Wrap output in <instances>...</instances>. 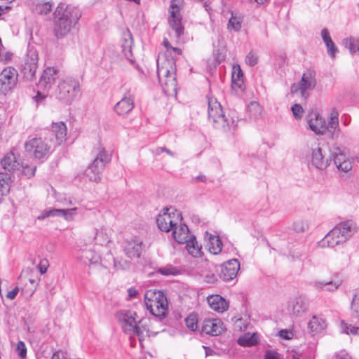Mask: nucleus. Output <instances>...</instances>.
<instances>
[{"label":"nucleus","instance_id":"f257e3e1","mask_svg":"<svg viewBox=\"0 0 359 359\" xmlns=\"http://www.w3.org/2000/svg\"><path fill=\"white\" fill-rule=\"evenodd\" d=\"M54 31L57 38H63L74 29L82 13L79 7L60 3L54 13Z\"/></svg>","mask_w":359,"mask_h":359},{"label":"nucleus","instance_id":"f03ea898","mask_svg":"<svg viewBox=\"0 0 359 359\" xmlns=\"http://www.w3.org/2000/svg\"><path fill=\"white\" fill-rule=\"evenodd\" d=\"M157 75L159 83L165 94L168 96L177 94L175 61L172 57L158 56L157 60Z\"/></svg>","mask_w":359,"mask_h":359},{"label":"nucleus","instance_id":"7ed1b4c3","mask_svg":"<svg viewBox=\"0 0 359 359\" xmlns=\"http://www.w3.org/2000/svg\"><path fill=\"white\" fill-rule=\"evenodd\" d=\"M355 231L356 226L352 220L340 222L319 242V245L323 248H334L345 243Z\"/></svg>","mask_w":359,"mask_h":359},{"label":"nucleus","instance_id":"20e7f679","mask_svg":"<svg viewBox=\"0 0 359 359\" xmlns=\"http://www.w3.org/2000/svg\"><path fill=\"white\" fill-rule=\"evenodd\" d=\"M208 118L214 126L224 132L234 131L237 128V120L233 117L229 120L224 114L222 106L217 100L213 97L208 98Z\"/></svg>","mask_w":359,"mask_h":359},{"label":"nucleus","instance_id":"39448f33","mask_svg":"<svg viewBox=\"0 0 359 359\" xmlns=\"http://www.w3.org/2000/svg\"><path fill=\"white\" fill-rule=\"evenodd\" d=\"M147 309L156 317L163 318L168 311V302L165 293L160 290H149L144 294Z\"/></svg>","mask_w":359,"mask_h":359},{"label":"nucleus","instance_id":"423d86ee","mask_svg":"<svg viewBox=\"0 0 359 359\" xmlns=\"http://www.w3.org/2000/svg\"><path fill=\"white\" fill-rule=\"evenodd\" d=\"M79 93V81L71 76H65L59 81L55 90V96L60 102L71 104Z\"/></svg>","mask_w":359,"mask_h":359},{"label":"nucleus","instance_id":"0eeeda50","mask_svg":"<svg viewBox=\"0 0 359 359\" xmlns=\"http://www.w3.org/2000/svg\"><path fill=\"white\" fill-rule=\"evenodd\" d=\"M110 161V157L105 149L99 147L96 150V156L93 163L85 171V175L90 181L99 182L100 174L104 170L106 165Z\"/></svg>","mask_w":359,"mask_h":359},{"label":"nucleus","instance_id":"6e6552de","mask_svg":"<svg viewBox=\"0 0 359 359\" xmlns=\"http://www.w3.org/2000/svg\"><path fill=\"white\" fill-rule=\"evenodd\" d=\"M182 221L181 212L173 208H165L158 214L156 224L160 230L170 232L175 226Z\"/></svg>","mask_w":359,"mask_h":359},{"label":"nucleus","instance_id":"1a4fd4ad","mask_svg":"<svg viewBox=\"0 0 359 359\" xmlns=\"http://www.w3.org/2000/svg\"><path fill=\"white\" fill-rule=\"evenodd\" d=\"M53 144L46 137H34L25 142V149L29 155L41 159L50 154Z\"/></svg>","mask_w":359,"mask_h":359},{"label":"nucleus","instance_id":"9d476101","mask_svg":"<svg viewBox=\"0 0 359 359\" xmlns=\"http://www.w3.org/2000/svg\"><path fill=\"white\" fill-rule=\"evenodd\" d=\"M121 319L123 323V330L125 332H133L137 334L139 337L140 341H142L144 337V332L147 333L149 332L143 325V320L139 321V324H137L135 312L132 311H124L121 313Z\"/></svg>","mask_w":359,"mask_h":359},{"label":"nucleus","instance_id":"9b49d317","mask_svg":"<svg viewBox=\"0 0 359 359\" xmlns=\"http://www.w3.org/2000/svg\"><path fill=\"white\" fill-rule=\"evenodd\" d=\"M316 85V73L313 71L307 70L303 74L299 82L292 85L290 91L293 94L299 93L306 100L309 95V92L314 89Z\"/></svg>","mask_w":359,"mask_h":359},{"label":"nucleus","instance_id":"f8f14e48","mask_svg":"<svg viewBox=\"0 0 359 359\" xmlns=\"http://www.w3.org/2000/svg\"><path fill=\"white\" fill-rule=\"evenodd\" d=\"M18 73L13 67H8L0 73V93L6 95L15 88L18 83Z\"/></svg>","mask_w":359,"mask_h":359},{"label":"nucleus","instance_id":"ddd939ff","mask_svg":"<svg viewBox=\"0 0 359 359\" xmlns=\"http://www.w3.org/2000/svg\"><path fill=\"white\" fill-rule=\"evenodd\" d=\"M182 1L172 0L169 8L168 22L170 27L175 32V36L177 38L180 36L184 29L181 24L180 6Z\"/></svg>","mask_w":359,"mask_h":359},{"label":"nucleus","instance_id":"4468645a","mask_svg":"<svg viewBox=\"0 0 359 359\" xmlns=\"http://www.w3.org/2000/svg\"><path fill=\"white\" fill-rule=\"evenodd\" d=\"M77 259L80 262L88 266L101 264L107 267L102 263L101 257L97 252L95 246L92 245H86L81 247L77 252Z\"/></svg>","mask_w":359,"mask_h":359},{"label":"nucleus","instance_id":"2eb2a0df","mask_svg":"<svg viewBox=\"0 0 359 359\" xmlns=\"http://www.w3.org/2000/svg\"><path fill=\"white\" fill-rule=\"evenodd\" d=\"M38 53L35 50L29 49L24 59L22 65V70L25 76L32 79L36 73L38 67Z\"/></svg>","mask_w":359,"mask_h":359},{"label":"nucleus","instance_id":"dca6fc26","mask_svg":"<svg viewBox=\"0 0 359 359\" xmlns=\"http://www.w3.org/2000/svg\"><path fill=\"white\" fill-rule=\"evenodd\" d=\"M325 134L327 133L332 140L338 138L341 130L339 123V112L332 108L329 114L327 123H325Z\"/></svg>","mask_w":359,"mask_h":359},{"label":"nucleus","instance_id":"f3484780","mask_svg":"<svg viewBox=\"0 0 359 359\" xmlns=\"http://www.w3.org/2000/svg\"><path fill=\"white\" fill-rule=\"evenodd\" d=\"M334 163L339 171L348 172L352 170L353 160L347 156L340 149L333 152Z\"/></svg>","mask_w":359,"mask_h":359},{"label":"nucleus","instance_id":"a211bd4d","mask_svg":"<svg viewBox=\"0 0 359 359\" xmlns=\"http://www.w3.org/2000/svg\"><path fill=\"white\" fill-rule=\"evenodd\" d=\"M240 269V263L236 259H230L221 266L220 277L225 281H229L236 277Z\"/></svg>","mask_w":359,"mask_h":359},{"label":"nucleus","instance_id":"6ab92c4d","mask_svg":"<svg viewBox=\"0 0 359 359\" xmlns=\"http://www.w3.org/2000/svg\"><path fill=\"white\" fill-rule=\"evenodd\" d=\"M224 331L223 323L217 318L205 319L202 324V332L210 335L218 336Z\"/></svg>","mask_w":359,"mask_h":359},{"label":"nucleus","instance_id":"aec40b11","mask_svg":"<svg viewBox=\"0 0 359 359\" xmlns=\"http://www.w3.org/2000/svg\"><path fill=\"white\" fill-rule=\"evenodd\" d=\"M124 252L130 258H138L140 257L143 250L142 241L139 238H133L126 241Z\"/></svg>","mask_w":359,"mask_h":359},{"label":"nucleus","instance_id":"412c9836","mask_svg":"<svg viewBox=\"0 0 359 359\" xmlns=\"http://www.w3.org/2000/svg\"><path fill=\"white\" fill-rule=\"evenodd\" d=\"M27 4L33 13L40 15H46L53 8L52 0H28Z\"/></svg>","mask_w":359,"mask_h":359},{"label":"nucleus","instance_id":"4be33fe9","mask_svg":"<svg viewBox=\"0 0 359 359\" xmlns=\"http://www.w3.org/2000/svg\"><path fill=\"white\" fill-rule=\"evenodd\" d=\"M58 69L55 67H47L43 72L39 81V87L45 90H49L55 79L58 78Z\"/></svg>","mask_w":359,"mask_h":359},{"label":"nucleus","instance_id":"5701e85b","mask_svg":"<svg viewBox=\"0 0 359 359\" xmlns=\"http://www.w3.org/2000/svg\"><path fill=\"white\" fill-rule=\"evenodd\" d=\"M308 308L307 300L302 296L292 299L288 304L289 313L296 317L302 316Z\"/></svg>","mask_w":359,"mask_h":359},{"label":"nucleus","instance_id":"b1692460","mask_svg":"<svg viewBox=\"0 0 359 359\" xmlns=\"http://www.w3.org/2000/svg\"><path fill=\"white\" fill-rule=\"evenodd\" d=\"M67 133V126L63 122L54 123L52 125V135L55 136L54 141L51 137L48 139L49 142L55 147L65 142Z\"/></svg>","mask_w":359,"mask_h":359},{"label":"nucleus","instance_id":"393cba45","mask_svg":"<svg viewBox=\"0 0 359 359\" xmlns=\"http://www.w3.org/2000/svg\"><path fill=\"white\" fill-rule=\"evenodd\" d=\"M325 121L317 112H311L309 115L308 123L309 128L316 135L325 134Z\"/></svg>","mask_w":359,"mask_h":359},{"label":"nucleus","instance_id":"a878e982","mask_svg":"<svg viewBox=\"0 0 359 359\" xmlns=\"http://www.w3.org/2000/svg\"><path fill=\"white\" fill-rule=\"evenodd\" d=\"M311 163L317 169L325 170L330 165V159L326 158L323 154V149L317 147L312 149Z\"/></svg>","mask_w":359,"mask_h":359},{"label":"nucleus","instance_id":"bb28decb","mask_svg":"<svg viewBox=\"0 0 359 359\" xmlns=\"http://www.w3.org/2000/svg\"><path fill=\"white\" fill-rule=\"evenodd\" d=\"M133 44L131 34L127 31L123 33L121 39V48L124 57L132 64H135V59L133 56L132 47Z\"/></svg>","mask_w":359,"mask_h":359},{"label":"nucleus","instance_id":"cd10ccee","mask_svg":"<svg viewBox=\"0 0 359 359\" xmlns=\"http://www.w3.org/2000/svg\"><path fill=\"white\" fill-rule=\"evenodd\" d=\"M171 231H172V236L174 239L179 243H185L190 237L193 236L192 235H190L187 226L182 224V222L175 226Z\"/></svg>","mask_w":359,"mask_h":359},{"label":"nucleus","instance_id":"c85d7f7f","mask_svg":"<svg viewBox=\"0 0 359 359\" xmlns=\"http://www.w3.org/2000/svg\"><path fill=\"white\" fill-rule=\"evenodd\" d=\"M134 107L133 99L130 94H126L123 97L116 103L114 110L118 115H125L128 114Z\"/></svg>","mask_w":359,"mask_h":359},{"label":"nucleus","instance_id":"c756f323","mask_svg":"<svg viewBox=\"0 0 359 359\" xmlns=\"http://www.w3.org/2000/svg\"><path fill=\"white\" fill-rule=\"evenodd\" d=\"M207 300L210 308L219 313H223L229 307L226 299L217 294L209 296Z\"/></svg>","mask_w":359,"mask_h":359},{"label":"nucleus","instance_id":"7c9ffc66","mask_svg":"<svg viewBox=\"0 0 359 359\" xmlns=\"http://www.w3.org/2000/svg\"><path fill=\"white\" fill-rule=\"evenodd\" d=\"M341 284V280H316L312 283L313 286L318 290H326L334 292L337 290Z\"/></svg>","mask_w":359,"mask_h":359},{"label":"nucleus","instance_id":"2f4dec72","mask_svg":"<svg viewBox=\"0 0 359 359\" xmlns=\"http://www.w3.org/2000/svg\"><path fill=\"white\" fill-rule=\"evenodd\" d=\"M326 327V321L321 317L317 316H313L308 323V329L313 334L322 332Z\"/></svg>","mask_w":359,"mask_h":359},{"label":"nucleus","instance_id":"473e14b6","mask_svg":"<svg viewBox=\"0 0 359 359\" xmlns=\"http://www.w3.org/2000/svg\"><path fill=\"white\" fill-rule=\"evenodd\" d=\"M1 163L4 170L10 172L17 170L20 165L17 156L13 151L7 153L1 159Z\"/></svg>","mask_w":359,"mask_h":359},{"label":"nucleus","instance_id":"72a5a7b5","mask_svg":"<svg viewBox=\"0 0 359 359\" xmlns=\"http://www.w3.org/2000/svg\"><path fill=\"white\" fill-rule=\"evenodd\" d=\"M186 248L188 253L193 257H201L203 255L201 247L198 245L196 237L194 236L185 242Z\"/></svg>","mask_w":359,"mask_h":359},{"label":"nucleus","instance_id":"f704fd0d","mask_svg":"<svg viewBox=\"0 0 359 359\" xmlns=\"http://www.w3.org/2000/svg\"><path fill=\"white\" fill-rule=\"evenodd\" d=\"M243 15L239 13L232 12L231 18L227 24V28L229 31L238 32L242 27Z\"/></svg>","mask_w":359,"mask_h":359},{"label":"nucleus","instance_id":"c9c22d12","mask_svg":"<svg viewBox=\"0 0 359 359\" xmlns=\"http://www.w3.org/2000/svg\"><path fill=\"white\" fill-rule=\"evenodd\" d=\"M343 46L348 49L351 55H359V38L348 37L343 40Z\"/></svg>","mask_w":359,"mask_h":359},{"label":"nucleus","instance_id":"e433bc0d","mask_svg":"<svg viewBox=\"0 0 359 359\" xmlns=\"http://www.w3.org/2000/svg\"><path fill=\"white\" fill-rule=\"evenodd\" d=\"M243 74L241 67L238 65H234L233 66L232 71V86L233 88H241L243 84Z\"/></svg>","mask_w":359,"mask_h":359},{"label":"nucleus","instance_id":"4c0bfd02","mask_svg":"<svg viewBox=\"0 0 359 359\" xmlns=\"http://www.w3.org/2000/svg\"><path fill=\"white\" fill-rule=\"evenodd\" d=\"M209 241V251L214 254H219L222 249V243L218 236H213L207 233Z\"/></svg>","mask_w":359,"mask_h":359},{"label":"nucleus","instance_id":"58836bf2","mask_svg":"<svg viewBox=\"0 0 359 359\" xmlns=\"http://www.w3.org/2000/svg\"><path fill=\"white\" fill-rule=\"evenodd\" d=\"M258 341L257 334L245 333L238 339V344L242 346H251Z\"/></svg>","mask_w":359,"mask_h":359},{"label":"nucleus","instance_id":"ea45409f","mask_svg":"<svg viewBox=\"0 0 359 359\" xmlns=\"http://www.w3.org/2000/svg\"><path fill=\"white\" fill-rule=\"evenodd\" d=\"M262 107L257 102H251L248 106V113L250 119H257L261 116Z\"/></svg>","mask_w":359,"mask_h":359},{"label":"nucleus","instance_id":"a19ab883","mask_svg":"<svg viewBox=\"0 0 359 359\" xmlns=\"http://www.w3.org/2000/svg\"><path fill=\"white\" fill-rule=\"evenodd\" d=\"M351 316L359 322V292L353 297L351 304Z\"/></svg>","mask_w":359,"mask_h":359},{"label":"nucleus","instance_id":"79ce46f5","mask_svg":"<svg viewBox=\"0 0 359 359\" xmlns=\"http://www.w3.org/2000/svg\"><path fill=\"white\" fill-rule=\"evenodd\" d=\"M63 208H52L49 210H45L42 212L40 216L38 217L39 219H43L46 217H63Z\"/></svg>","mask_w":359,"mask_h":359},{"label":"nucleus","instance_id":"37998d69","mask_svg":"<svg viewBox=\"0 0 359 359\" xmlns=\"http://www.w3.org/2000/svg\"><path fill=\"white\" fill-rule=\"evenodd\" d=\"M341 329L342 332L347 334L359 335V326H353L342 322Z\"/></svg>","mask_w":359,"mask_h":359},{"label":"nucleus","instance_id":"c03bdc74","mask_svg":"<svg viewBox=\"0 0 359 359\" xmlns=\"http://www.w3.org/2000/svg\"><path fill=\"white\" fill-rule=\"evenodd\" d=\"M187 327L191 331H195L198 328V319L196 314L189 315L185 320Z\"/></svg>","mask_w":359,"mask_h":359},{"label":"nucleus","instance_id":"a18cd8bd","mask_svg":"<svg viewBox=\"0 0 359 359\" xmlns=\"http://www.w3.org/2000/svg\"><path fill=\"white\" fill-rule=\"evenodd\" d=\"M114 266L116 270H126L129 268L130 263L123 259H114Z\"/></svg>","mask_w":359,"mask_h":359},{"label":"nucleus","instance_id":"49530a36","mask_svg":"<svg viewBox=\"0 0 359 359\" xmlns=\"http://www.w3.org/2000/svg\"><path fill=\"white\" fill-rule=\"evenodd\" d=\"M63 218L67 221H73L76 215L77 208H63Z\"/></svg>","mask_w":359,"mask_h":359},{"label":"nucleus","instance_id":"de8ad7c7","mask_svg":"<svg viewBox=\"0 0 359 359\" xmlns=\"http://www.w3.org/2000/svg\"><path fill=\"white\" fill-rule=\"evenodd\" d=\"M9 178L6 177L4 175L0 174V188L2 194H5L9 191Z\"/></svg>","mask_w":359,"mask_h":359},{"label":"nucleus","instance_id":"09e8293b","mask_svg":"<svg viewBox=\"0 0 359 359\" xmlns=\"http://www.w3.org/2000/svg\"><path fill=\"white\" fill-rule=\"evenodd\" d=\"M291 111L293 116L297 120H299L302 118L304 114V109L301 104H295L291 107Z\"/></svg>","mask_w":359,"mask_h":359},{"label":"nucleus","instance_id":"8fccbe9b","mask_svg":"<svg viewBox=\"0 0 359 359\" xmlns=\"http://www.w3.org/2000/svg\"><path fill=\"white\" fill-rule=\"evenodd\" d=\"M21 166L22 168V172L26 177H31L34 175L36 171L35 165H28L22 163Z\"/></svg>","mask_w":359,"mask_h":359},{"label":"nucleus","instance_id":"3c124183","mask_svg":"<svg viewBox=\"0 0 359 359\" xmlns=\"http://www.w3.org/2000/svg\"><path fill=\"white\" fill-rule=\"evenodd\" d=\"M17 351L18 353V355L21 358H25L27 355V348L23 341H18L17 344Z\"/></svg>","mask_w":359,"mask_h":359},{"label":"nucleus","instance_id":"603ef678","mask_svg":"<svg viewBox=\"0 0 359 359\" xmlns=\"http://www.w3.org/2000/svg\"><path fill=\"white\" fill-rule=\"evenodd\" d=\"M258 62V57L252 52L249 53L245 57V62L250 66L255 65Z\"/></svg>","mask_w":359,"mask_h":359},{"label":"nucleus","instance_id":"864d4df0","mask_svg":"<svg viewBox=\"0 0 359 359\" xmlns=\"http://www.w3.org/2000/svg\"><path fill=\"white\" fill-rule=\"evenodd\" d=\"M159 272L164 276L176 275L177 270L172 266L163 267L159 269Z\"/></svg>","mask_w":359,"mask_h":359},{"label":"nucleus","instance_id":"5fc2aeb1","mask_svg":"<svg viewBox=\"0 0 359 359\" xmlns=\"http://www.w3.org/2000/svg\"><path fill=\"white\" fill-rule=\"evenodd\" d=\"M308 228V225L302 221H297L294 223L293 229L297 232H303Z\"/></svg>","mask_w":359,"mask_h":359},{"label":"nucleus","instance_id":"6e6d98bb","mask_svg":"<svg viewBox=\"0 0 359 359\" xmlns=\"http://www.w3.org/2000/svg\"><path fill=\"white\" fill-rule=\"evenodd\" d=\"M163 152H165L172 157H174L175 156V154L174 152L167 149L166 147H158L153 151L154 154L156 156H158Z\"/></svg>","mask_w":359,"mask_h":359},{"label":"nucleus","instance_id":"4d7b16f0","mask_svg":"<svg viewBox=\"0 0 359 359\" xmlns=\"http://www.w3.org/2000/svg\"><path fill=\"white\" fill-rule=\"evenodd\" d=\"M326 47L327 48L328 54L330 55V57H334L335 53L337 51V48H336L334 42L331 41V43L326 44Z\"/></svg>","mask_w":359,"mask_h":359},{"label":"nucleus","instance_id":"13d9d810","mask_svg":"<svg viewBox=\"0 0 359 359\" xmlns=\"http://www.w3.org/2000/svg\"><path fill=\"white\" fill-rule=\"evenodd\" d=\"M264 359H281V358L277 352L270 350L266 351Z\"/></svg>","mask_w":359,"mask_h":359},{"label":"nucleus","instance_id":"bf43d9fd","mask_svg":"<svg viewBox=\"0 0 359 359\" xmlns=\"http://www.w3.org/2000/svg\"><path fill=\"white\" fill-rule=\"evenodd\" d=\"M321 36L325 45L332 41L331 37L330 36V33L327 29H323L322 30Z\"/></svg>","mask_w":359,"mask_h":359},{"label":"nucleus","instance_id":"052dcab7","mask_svg":"<svg viewBox=\"0 0 359 359\" xmlns=\"http://www.w3.org/2000/svg\"><path fill=\"white\" fill-rule=\"evenodd\" d=\"M18 292H19V288L18 287H15L13 290H12L11 291H9L7 293L6 297L11 300H13L15 298Z\"/></svg>","mask_w":359,"mask_h":359},{"label":"nucleus","instance_id":"680f3d73","mask_svg":"<svg viewBox=\"0 0 359 359\" xmlns=\"http://www.w3.org/2000/svg\"><path fill=\"white\" fill-rule=\"evenodd\" d=\"M279 335L280 337H282L283 339H289L291 338L292 333L287 330H280L279 332Z\"/></svg>","mask_w":359,"mask_h":359},{"label":"nucleus","instance_id":"e2e57ef3","mask_svg":"<svg viewBox=\"0 0 359 359\" xmlns=\"http://www.w3.org/2000/svg\"><path fill=\"white\" fill-rule=\"evenodd\" d=\"M52 359H66V358L63 352L58 351L53 353Z\"/></svg>","mask_w":359,"mask_h":359},{"label":"nucleus","instance_id":"0e129e2a","mask_svg":"<svg viewBox=\"0 0 359 359\" xmlns=\"http://www.w3.org/2000/svg\"><path fill=\"white\" fill-rule=\"evenodd\" d=\"M128 294L130 298H133L136 297L137 292L134 287H130L128 290Z\"/></svg>","mask_w":359,"mask_h":359},{"label":"nucleus","instance_id":"69168bd1","mask_svg":"<svg viewBox=\"0 0 359 359\" xmlns=\"http://www.w3.org/2000/svg\"><path fill=\"white\" fill-rule=\"evenodd\" d=\"M203 348L205 350V355L206 356L213 355L215 353V352L212 348H210L209 347L203 346Z\"/></svg>","mask_w":359,"mask_h":359},{"label":"nucleus","instance_id":"338daca9","mask_svg":"<svg viewBox=\"0 0 359 359\" xmlns=\"http://www.w3.org/2000/svg\"><path fill=\"white\" fill-rule=\"evenodd\" d=\"M61 203L64 206H69V205H71L72 204V201L70 199L67 200L66 198H64V201H61Z\"/></svg>","mask_w":359,"mask_h":359},{"label":"nucleus","instance_id":"774afa93","mask_svg":"<svg viewBox=\"0 0 359 359\" xmlns=\"http://www.w3.org/2000/svg\"><path fill=\"white\" fill-rule=\"evenodd\" d=\"M39 271H40L41 273H42V274L45 273L47 271L46 266H43L42 262H41L40 264L39 265Z\"/></svg>","mask_w":359,"mask_h":359}]
</instances>
